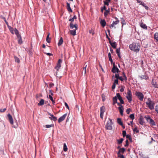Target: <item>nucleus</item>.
<instances>
[{
  "mask_svg": "<svg viewBox=\"0 0 158 158\" xmlns=\"http://www.w3.org/2000/svg\"><path fill=\"white\" fill-rule=\"evenodd\" d=\"M140 46L138 43H133L129 46V48L131 50L137 52L139 51Z\"/></svg>",
  "mask_w": 158,
  "mask_h": 158,
  "instance_id": "nucleus-1",
  "label": "nucleus"
},
{
  "mask_svg": "<svg viewBox=\"0 0 158 158\" xmlns=\"http://www.w3.org/2000/svg\"><path fill=\"white\" fill-rule=\"evenodd\" d=\"M146 103L151 110H152L154 108L155 103L153 101L151 100L150 98H148V101L146 102Z\"/></svg>",
  "mask_w": 158,
  "mask_h": 158,
  "instance_id": "nucleus-2",
  "label": "nucleus"
},
{
  "mask_svg": "<svg viewBox=\"0 0 158 158\" xmlns=\"http://www.w3.org/2000/svg\"><path fill=\"white\" fill-rule=\"evenodd\" d=\"M144 118L149 123L151 126H155L156 125V123L150 116H145Z\"/></svg>",
  "mask_w": 158,
  "mask_h": 158,
  "instance_id": "nucleus-3",
  "label": "nucleus"
},
{
  "mask_svg": "<svg viewBox=\"0 0 158 158\" xmlns=\"http://www.w3.org/2000/svg\"><path fill=\"white\" fill-rule=\"evenodd\" d=\"M113 122L112 120L109 118V120L107 121V123L106 125V128L107 130H112V125Z\"/></svg>",
  "mask_w": 158,
  "mask_h": 158,
  "instance_id": "nucleus-4",
  "label": "nucleus"
},
{
  "mask_svg": "<svg viewBox=\"0 0 158 158\" xmlns=\"http://www.w3.org/2000/svg\"><path fill=\"white\" fill-rule=\"evenodd\" d=\"M135 94L140 101L143 100L144 98V95L142 93L140 92H136Z\"/></svg>",
  "mask_w": 158,
  "mask_h": 158,
  "instance_id": "nucleus-5",
  "label": "nucleus"
},
{
  "mask_svg": "<svg viewBox=\"0 0 158 158\" xmlns=\"http://www.w3.org/2000/svg\"><path fill=\"white\" fill-rule=\"evenodd\" d=\"M126 97L128 100V102L130 103L132 100V94L130 90L129 89L128 90L127 92V95L126 96Z\"/></svg>",
  "mask_w": 158,
  "mask_h": 158,
  "instance_id": "nucleus-6",
  "label": "nucleus"
},
{
  "mask_svg": "<svg viewBox=\"0 0 158 158\" xmlns=\"http://www.w3.org/2000/svg\"><path fill=\"white\" fill-rule=\"evenodd\" d=\"M111 71L114 73L116 72L118 73L120 72L118 69L115 66V63L113 64V67L111 69Z\"/></svg>",
  "mask_w": 158,
  "mask_h": 158,
  "instance_id": "nucleus-7",
  "label": "nucleus"
},
{
  "mask_svg": "<svg viewBox=\"0 0 158 158\" xmlns=\"http://www.w3.org/2000/svg\"><path fill=\"white\" fill-rule=\"evenodd\" d=\"M67 113L65 114L59 118L58 120V122L59 123H60L64 119L67 115Z\"/></svg>",
  "mask_w": 158,
  "mask_h": 158,
  "instance_id": "nucleus-8",
  "label": "nucleus"
},
{
  "mask_svg": "<svg viewBox=\"0 0 158 158\" xmlns=\"http://www.w3.org/2000/svg\"><path fill=\"white\" fill-rule=\"evenodd\" d=\"M7 117L9 119L10 122L11 124H13V120L12 118V116L10 114H8L7 115Z\"/></svg>",
  "mask_w": 158,
  "mask_h": 158,
  "instance_id": "nucleus-9",
  "label": "nucleus"
},
{
  "mask_svg": "<svg viewBox=\"0 0 158 158\" xmlns=\"http://www.w3.org/2000/svg\"><path fill=\"white\" fill-rule=\"evenodd\" d=\"M70 28L73 29L75 27L76 30H77L78 29V26L77 24H73L72 23H71L70 24Z\"/></svg>",
  "mask_w": 158,
  "mask_h": 158,
  "instance_id": "nucleus-10",
  "label": "nucleus"
},
{
  "mask_svg": "<svg viewBox=\"0 0 158 158\" xmlns=\"http://www.w3.org/2000/svg\"><path fill=\"white\" fill-rule=\"evenodd\" d=\"M152 84L153 85L154 87L158 88V84L157 83L156 81H154L153 79H152Z\"/></svg>",
  "mask_w": 158,
  "mask_h": 158,
  "instance_id": "nucleus-11",
  "label": "nucleus"
},
{
  "mask_svg": "<svg viewBox=\"0 0 158 158\" xmlns=\"http://www.w3.org/2000/svg\"><path fill=\"white\" fill-rule=\"evenodd\" d=\"M119 20H117L115 21H113V23H112V24H111L110 27V28H111L112 27H114V25H116L117 24H118L119 23Z\"/></svg>",
  "mask_w": 158,
  "mask_h": 158,
  "instance_id": "nucleus-12",
  "label": "nucleus"
},
{
  "mask_svg": "<svg viewBox=\"0 0 158 158\" xmlns=\"http://www.w3.org/2000/svg\"><path fill=\"white\" fill-rule=\"evenodd\" d=\"M125 150H126V149L124 148H120L118 152L117 153L118 155H119L120 154V153H124V152H125Z\"/></svg>",
  "mask_w": 158,
  "mask_h": 158,
  "instance_id": "nucleus-13",
  "label": "nucleus"
},
{
  "mask_svg": "<svg viewBox=\"0 0 158 158\" xmlns=\"http://www.w3.org/2000/svg\"><path fill=\"white\" fill-rule=\"evenodd\" d=\"M118 109L119 110L120 113L121 115H123V108L122 106H121L118 107Z\"/></svg>",
  "mask_w": 158,
  "mask_h": 158,
  "instance_id": "nucleus-14",
  "label": "nucleus"
},
{
  "mask_svg": "<svg viewBox=\"0 0 158 158\" xmlns=\"http://www.w3.org/2000/svg\"><path fill=\"white\" fill-rule=\"evenodd\" d=\"M109 43L111 46L114 48H116V42H112L111 41H109Z\"/></svg>",
  "mask_w": 158,
  "mask_h": 158,
  "instance_id": "nucleus-15",
  "label": "nucleus"
},
{
  "mask_svg": "<svg viewBox=\"0 0 158 158\" xmlns=\"http://www.w3.org/2000/svg\"><path fill=\"white\" fill-rule=\"evenodd\" d=\"M140 26L143 28L147 30V26L146 24L143 23V22H141L140 24Z\"/></svg>",
  "mask_w": 158,
  "mask_h": 158,
  "instance_id": "nucleus-16",
  "label": "nucleus"
},
{
  "mask_svg": "<svg viewBox=\"0 0 158 158\" xmlns=\"http://www.w3.org/2000/svg\"><path fill=\"white\" fill-rule=\"evenodd\" d=\"M100 24L103 27H104L106 25V22L104 19L101 20L100 21Z\"/></svg>",
  "mask_w": 158,
  "mask_h": 158,
  "instance_id": "nucleus-17",
  "label": "nucleus"
},
{
  "mask_svg": "<svg viewBox=\"0 0 158 158\" xmlns=\"http://www.w3.org/2000/svg\"><path fill=\"white\" fill-rule=\"evenodd\" d=\"M154 40H156V42H158V32L155 33L154 35Z\"/></svg>",
  "mask_w": 158,
  "mask_h": 158,
  "instance_id": "nucleus-18",
  "label": "nucleus"
},
{
  "mask_svg": "<svg viewBox=\"0 0 158 158\" xmlns=\"http://www.w3.org/2000/svg\"><path fill=\"white\" fill-rule=\"evenodd\" d=\"M49 118L51 120H53L54 121H56L57 120V118L54 116L53 114L51 115V116L50 117H49Z\"/></svg>",
  "mask_w": 158,
  "mask_h": 158,
  "instance_id": "nucleus-19",
  "label": "nucleus"
},
{
  "mask_svg": "<svg viewBox=\"0 0 158 158\" xmlns=\"http://www.w3.org/2000/svg\"><path fill=\"white\" fill-rule=\"evenodd\" d=\"M61 67V64H58L57 63V64L56 66L55 67V68L56 69L57 71L56 73V75H57V73L58 72V70L59 69H60V67Z\"/></svg>",
  "mask_w": 158,
  "mask_h": 158,
  "instance_id": "nucleus-20",
  "label": "nucleus"
},
{
  "mask_svg": "<svg viewBox=\"0 0 158 158\" xmlns=\"http://www.w3.org/2000/svg\"><path fill=\"white\" fill-rule=\"evenodd\" d=\"M63 42V40L62 37H61L59 40V41L58 43V45L59 46H60L62 44Z\"/></svg>",
  "mask_w": 158,
  "mask_h": 158,
  "instance_id": "nucleus-21",
  "label": "nucleus"
},
{
  "mask_svg": "<svg viewBox=\"0 0 158 158\" xmlns=\"http://www.w3.org/2000/svg\"><path fill=\"white\" fill-rule=\"evenodd\" d=\"M100 113H103L105 112V107L104 106H102L100 108Z\"/></svg>",
  "mask_w": 158,
  "mask_h": 158,
  "instance_id": "nucleus-22",
  "label": "nucleus"
},
{
  "mask_svg": "<svg viewBox=\"0 0 158 158\" xmlns=\"http://www.w3.org/2000/svg\"><path fill=\"white\" fill-rule=\"evenodd\" d=\"M139 123L141 125H144V122L143 121V118H140L139 120Z\"/></svg>",
  "mask_w": 158,
  "mask_h": 158,
  "instance_id": "nucleus-23",
  "label": "nucleus"
},
{
  "mask_svg": "<svg viewBox=\"0 0 158 158\" xmlns=\"http://www.w3.org/2000/svg\"><path fill=\"white\" fill-rule=\"evenodd\" d=\"M76 30H73L70 31V34L73 35H76Z\"/></svg>",
  "mask_w": 158,
  "mask_h": 158,
  "instance_id": "nucleus-24",
  "label": "nucleus"
},
{
  "mask_svg": "<svg viewBox=\"0 0 158 158\" xmlns=\"http://www.w3.org/2000/svg\"><path fill=\"white\" fill-rule=\"evenodd\" d=\"M44 103V100L43 99H41L39 103H38V105L39 106H42Z\"/></svg>",
  "mask_w": 158,
  "mask_h": 158,
  "instance_id": "nucleus-25",
  "label": "nucleus"
},
{
  "mask_svg": "<svg viewBox=\"0 0 158 158\" xmlns=\"http://www.w3.org/2000/svg\"><path fill=\"white\" fill-rule=\"evenodd\" d=\"M117 122L118 123L121 125H123V122L122 121L121 119V118H117Z\"/></svg>",
  "mask_w": 158,
  "mask_h": 158,
  "instance_id": "nucleus-26",
  "label": "nucleus"
},
{
  "mask_svg": "<svg viewBox=\"0 0 158 158\" xmlns=\"http://www.w3.org/2000/svg\"><path fill=\"white\" fill-rule=\"evenodd\" d=\"M49 35L50 34L49 33L46 38V41L48 43H50L51 42V38H49Z\"/></svg>",
  "mask_w": 158,
  "mask_h": 158,
  "instance_id": "nucleus-27",
  "label": "nucleus"
},
{
  "mask_svg": "<svg viewBox=\"0 0 158 158\" xmlns=\"http://www.w3.org/2000/svg\"><path fill=\"white\" fill-rule=\"evenodd\" d=\"M113 103L114 105L117 103V99L116 96L113 98Z\"/></svg>",
  "mask_w": 158,
  "mask_h": 158,
  "instance_id": "nucleus-28",
  "label": "nucleus"
},
{
  "mask_svg": "<svg viewBox=\"0 0 158 158\" xmlns=\"http://www.w3.org/2000/svg\"><path fill=\"white\" fill-rule=\"evenodd\" d=\"M8 27L10 31V32L12 34H14V31L13 30V28L11 26H8Z\"/></svg>",
  "mask_w": 158,
  "mask_h": 158,
  "instance_id": "nucleus-29",
  "label": "nucleus"
},
{
  "mask_svg": "<svg viewBox=\"0 0 158 158\" xmlns=\"http://www.w3.org/2000/svg\"><path fill=\"white\" fill-rule=\"evenodd\" d=\"M123 140H124V139L122 138L120 139H119L117 140V141L118 143V144H121L122 143V142L123 141Z\"/></svg>",
  "mask_w": 158,
  "mask_h": 158,
  "instance_id": "nucleus-30",
  "label": "nucleus"
},
{
  "mask_svg": "<svg viewBox=\"0 0 158 158\" xmlns=\"http://www.w3.org/2000/svg\"><path fill=\"white\" fill-rule=\"evenodd\" d=\"M141 5H142L144 7H145V9L148 10L149 9V7L148 6H146V4L144 3H143L142 4H141Z\"/></svg>",
  "mask_w": 158,
  "mask_h": 158,
  "instance_id": "nucleus-31",
  "label": "nucleus"
},
{
  "mask_svg": "<svg viewBox=\"0 0 158 158\" xmlns=\"http://www.w3.org/2000/svg\"><path fill=\"white\" fill-rule=\"evenodd\" d=\"M140 78L141 79H145L147 80L148 79V77L145 75H143L140 77Z\"/></svg>",
  "mask_w": 158,
  "mask_h": 158,
  "instance_id": "nucleus-32",
  "label": "nucleus"
},
{
  "mask_svg": "<svg viewBox=\"0 0 158 158\" xmlns=\"http://www.w3.org/2000/svg\"><path fill=\"white\" fill-rule=\"evenodd\" d=\"M63 149L64 151L66 152L67 151L68 148L66 145L65 143H64V148Z\"/></svg>",
  "mask_w": 158,
  "mask_h": 158,
  "instance_id": "nucleus-33",
  "label": "nucleus"
},
{
  "mask_svg": "<svg viewBox=\"0 0 158 158\" xmlns=\"http://www.w3.org/2000/svg\"><path fill=\"white\" fill-rule=\"evenodd\" d=\"M14 59L15 62H17L18 63H19L20 62L19 59L18 57L15 56L14 57Z\"/></svg>",
  "mask_w": 158,
  "mask_h": 158,
  "instance_id": "nucleus-34",
  "label": "nucleus"
},
{
  "mask_svg": "<svg viewBox=\"0 0 158 158\" xmlns=\"http://www.w3.org/2000/svg\"><path fill=\"white\" fill-rule=\"evenodd\" d=\"M129 117L133 120L135 118L134 114H130Z\"/></svg>",
  "mask_w": 158,
  "mask_h": 158,
  "instance_id": "nucleus-35",
  "label": "nucleus"
},
{
  "mask_svg": "<svg viewBox=\"0 0 158 158\" xmlns=\"http://www.w3.org/2000/svg\"><path fill=\"white\" fill-rule=\"evenodd\" d=\"M54 124L46 125L45 127L47 128H49L52 127H53Z\"/></svg>",
  "mask_w": 158,
  "mask_h": 158,
  "instance_id": "nucleus-36",
  "label": "nucleus"
},
{
  "mask_svg": "<svg viewBox=\"0 0 158 158\" xmlns=\"http://www.w3.org/2000/svg\"><path fill=\"white\" fill-rule=\"evenodd\" d=\"M126 136V138L128 139H129V140H130V141L132 139L131 137V136L130 135H127Z\"/></svg>",
  "mask_w": 158,
  "mask_h": 158,
  "instance_id": "nucleus-37",
  "label": "nucleus"
},
{
  "mask_svg": "<svg viewBox=\"0 0 158 158\" xmlns=\"http://www.w3.org/2000/svg\"><path fill=\"white\" fill-rule=\"evenodd\" d=\"M18 39V43L20 44H22L23 43V41H22L21 37L20 38Z\"/></svg>",
  "mask_w": 158,
  "mask_h": 158,
  "instance_id": "nucleus-38",
  "label": "nucleus"
},
{
  "mask_svg": "<svg viewBox=\"0 0 158 158\" xmlns=\"http://www.w3.org/2000/svg\"><path fill=\"white\" fill-rule=\"evenodd\" d=\"M121 23L122 24L123 26L124 24H125V23H124L125 22V20H124L123 18H121Z\"/></svg>",
  "mask_w": 158,
  "mask_h": 158,
  "instance_id": "nucleus-39",
  "label": "nucleus"
},
{
  "mask_svg": "<svg viewBox=\"0 0 158 158\" xmlns=\"http://www.w3.org/2000/svg\"><path fill=\"white\" fill-rule=\"evenodd\" d=\"M120 101V103L122 104H123L124 103V102L123 100L122 97L118 99Z\"/></svg>",
  "mask_w": 158,
  "mask_h": 158,
  "instance_id": "nucleus-40",
  "label": "nucleus"
},
{
  "mask_svg": "<svg viewBox=\"0 0 158 158\" xmlns=\"http://www.w3.org/2000/svg\"><path fill=\"white\" fill-rule=\"evenodd\" d=\"M155 111L158 114V105L156 106L155 107Z\"/></svg>",
  "mask_w": 158,
  "mask_h": 158,
  "instance_id": "nucleus-41",
  "label": "nucleus"
},
{
  "mask_svg": "<svg viewBox=\"0 0 158 158\" xmlns=\"http://www.w3.org/2000/svg\"><path fill=\"white\" fill-rule=\"evenodd\" d=\"M109 13V11L107 10H106V11L104 13V15L105 16H106L108 15V14Z\"/></svg>",
  "mask_w": 158,
  "mask_h": 158,
  "instance_id": "nucleus-42",
  "label": "nucleus"
},
{
  "mask_svg": "<svg viewBox=\"0 0 158 158\" xmlns=\"http://www.w3.org/2000/svg\"><path fill=\"white\" fill-rule=\"evenodd\" d=\"M14 31L16 35L19 34L18 31L16 28L15 29Z\"/></svg>",
  "mask_w": 158,
  "mask_h": 158,
  "instance_id": "nucleus-43",
  "label": "nucleus"
},
{
  "mask_svg": "<svg viewBox=\"0 0 158 158\" xmlns=\"http://www.w3.org/2000/svg\"><path fill=\"white\" fill-rule=\"evenodd\" d=\"M123 77L124 78V80H125V81H127V77L126 76L125 73L124 72H123Z\"/></svg>",
  "mask_w": 158,
  "mask_h": 158,
  "instance_id": "nucleus-44",
  "label": "nucleus"
},
{
  "mask_svg": "<svg viewBox=\"0 0 158 158\" xmlns=\"http://www.w3.org/2000/svg\"><path fill=\"white\" fill-rule=\"evenodd\" d=\"M126 135V131H123V137H125Z\"/></svg>",
  "mask_w": 158,
  "mask_h": 158,
  "instance_id": "nucleus-45",
  "label": "nucleus"
},
{
  "mask_svg": "<svg viewBox=\"0 0 158 158\" xmlns=\"http://www.w3.org/2000/svg\"><path fill=\"white\" fill-rule=\"evenodd\" d=\"M131 111V110L130 108H128L126 110L127 113L128 114H129L130 111Z\"/></svg>",
  "mask_w": 158,
  "mask_h": 158,
  "instance_id": "nucleus-46",
  "label": "nucleus"
},
{
  "mask_svg": "<svg viewBox=\"0 0 158 158\" xmlns=\"http://www.w3.org/2000/svg\"><path fill=\"white\" fill-rule=\"evenodd\" d=\"M67 8V9L68 10V11H69V12H72L73 10L71 9L70 7H68Z\"/></svg>",
  "mask_w": 158,
  "mask_h": 158,
  "instance_id": "nucleus-47",
  "label": "nucleus"
},
{
  "mask_svg": "<svg viewBox=\"0 0 158 158\" xmlns=\"http://www.w3.org/2000/svg\"><path fill=\"white\" fill-rule=\"evenodd\" d=\"M133 131L134 132H135L136 133H138L139 132V130L137 129L136 127H135L133 129Z\"/></svg>",
  "mask_w": 158,
  "mask_h": 158,
  "instance_id": "nucleus-48",
  "label": "nucleus"
},
{
  "mask_svg": "<svg viewBox=\"0 0 158 158\" xmlns=\"http://www.w3.org/2000/svg\"><path fill=\"white\" fill-rule=\"evenodd\" d=\"M110 2L105 1L104 2V4L105 5L108 6L109 5V3Z\"/></svg>",
  "mask_w": 158,
  "mask_h": 158,
  "instance_id": "nucleus-49",
  "label": "nucleus"
},
{
  "mask_svg": "<svg viewBox=\"0 0 158 158\" xmlns=\"http://www.w3.org/2000/svg\"><path fill=\"white\" fill-rule=\"evenodd\" d=\"M154 141V142L156 141L155 140L153 139L152 138H151V140L148 143L149 144H151L152 143V141Z\"/></svg>",
  "mask_w": 158,
  "mask_h": 158,
  "instance_id": "nucleus-50",
  "label": "nucleus"
},
{
  "mask_svg": "<svg viewBox=\"0 0 158 158\" xmlns=\"http://www.w3.org/2000/svg\"><path fill=\"white\" fill-rule=\"evenodd\" d=\"M119 76L118 74H116L115 75V77L117 79H118L119 77Z\"/></svg>",
  "mask_w": 158,
  "mask_h": 158,
  "instance_id": "nucleus-51",
  "label": "nucleus"
},
{
  "mask_svg": "<svg viewBox=\"0 0 158 158\" xmlns=\"http://www.w3.org/2000/svg\"><path fill=\"white\" fill-rule=\"evenodd\" d=\"M114 84H118V79H115L114 80V82L113 83Z\"/></svg>",
  "mask_w": 158,
  "mask_h": 158,
  "instance_id": "nucleus-52",
  "label": "nucleus"
},
{
  "mask_svg": "<svg viewBox=\"0 0 158 158\" xmlns=\"http://www.w3.org/2000/svg\"><path fill=\"white\" fill-rule=\"evenodd\" d=\"M116 97H118V99L119 98H120L121 97L120 96V94L118 93L117 94H116Z\"/></svg>",
  "mask_w": 158,
  "mask_h": 158,
  "instance_id": "nucleus-53",
  "label": "nucleus"
},
{
  "mask_svg": "<svg viewBox=\"0 0 158 158\" xmlns=\"http://www.w3.org/2000/svg\"><path fill=\"white\" fill-rule=\"evenodd\" d=\"M116 52L117 54L120 53V48H117L116 49Z\"/></svg>",
  "mask_w": 158,
  "mask_h": 158,
  "instance_id": "nucleus-54",
  "label": "nucleus"
},
{
  "mask_svg": "<svg viewBox=\"0 0 158 158\" xmlns=\"http://www.w3.org/2000/svg\"><path fill=\"white\" fill-rule=\"evenodd\" d=\"M6 110V108H4L3 109H1L0 110V112H4Z\"/></svg>",
  "mask_w": 158,
  "mask_h": 158,
  "instance_id": "nucleus-55",
  "label": "nucleus"
},
{
  "mask_svg": "<svg viewBox=\"0 0 158 158\" xmlns=\"http://www.w3.org/2000/svg\"><path fill=\"white\" fill-rule=\"evenodd\" d=\"M118 157H119L120 158H125L124 156L123 155L121 154L118 155Z\"/></svg>",
  "mask_w": 158,
  "mask_h": 158,
  "instance_id": "nucleus-56",
  "label": "nucleus"
},
{
  "mask_svg": "<svg viewBox=\"0 0 158 158\" xmlns=\"http://www.w3.org/2000/svg\"><path fill=\"white\" fill-rule=\"evenodd\" d=\"M62 60H61L60 59H59L58 60V62L57 63V64H61L62 63Z\"/></svg>",
  "mask_w": 158,
  "mask_h": 158,
  "instance_id": "nucleus-57",
  "label": "nucleus"
},
{
  "mask_svg": "<svg viewBox=\"0 0 158 158\" xmlns=\"http://www.w3.org/2000/svg\"><path fill=\"white\" fill-rule=\"evenodd\" d=\"M64 105H65V106H66V107L67 108H68L69 110V107L68 104H67V103L66 102H65Z\"/></svg>",
  "mask_w": 158,
  "mask_h": 158,
  "instance_id": "nucleus-58",
  "label": "nucleus"
},
{
  "mask_svg": "<svg viewBox=\"0 0 158 158\" xmlns=\"http://www.w3.org/2000/svg\"><path fill=\"white\" fill-rule=\"evenodd\" d=\"M115 86H116V84H115L113 83V85L112 86V89H114L115 88Z\"/></svg>",
  "mask_w": 158,
  "mask_h": 158,
  "instance_id": "nucleus-59",
  "label": "nucleus"
},
{
  "mask_svg": "<svg viewBox=\"0 0 158 158\" xmlns=\"http://www.w3.org/2000/svg\"><path fill=\"white\" fill-rule=\"evenodd\" d=\"M49 93L50 94H51L50 95H51V96L53 95V93H52V90H51V89L49 90Z\"/></svg>",
  "mask_w": 158,
  "mask_h": 158,
  "instance_id": "nucleus-60",
  "label": "nucleus"
},
{
  "mask_svg": "<svg viewBox=\"0 0 158 158\" xmlns=\"http://www.w3.org/2000/svg\"><path fill=\"white\" fill-rule=\"evenodd\" d=\"M87 65H86L85 67H84L83 68V70H84L85 74L86 73V68Z\"/></svg>",
  "mask_w": 158,
  "mask_h": 158,
  "instance_id": "nucleus-61",
  "label": "nucleus"
},
{
  "mask_svg": "<svg viewBox=\"0 0 158 158\" xmlns=\"http://www.w3.org/2000/svg\"><path fill=\"white\" fill-rule=\"evenodd\" d=\"M3 19H4V21L5 22V23H6V24H7V26H8V23L6 21V19L4 17V18H3Z\"/></svg>",
  "mask_w": 158,
  "mask_h": 158,
  "instance_id": "nucleus-62",
  "label": "nucleus"
},
{
  "mask_svg": "<svg viewBox=\"0 0 158 158\" xmlns=\"http://www.w3.org/2000/svg\"><path fill=\"white\" fill-rule=\"evenodd\" d=\"M142 158H150L149 157H148V156H145L144 155H143V154H142Z\"/></svg>",
  "mask_w": 158,
  "mask_h": 158,
  "instance_id": "nucleus-63",
  "label": "nucleus"
},
{
  "mask_svg": "<svg viewBox=\"0 0 158 158\" xmlns=\"http://www.w3.org/2000/svg\"><path fill=\"white\" fill-rule=\"evenodd\" d=\"M16 35L18 39L20 38L21 37V35L19 34Z\"/></svg>",
  "mask_w": 158,
  "mask_h": 158,
  "instance_id": "nucleus-64",
  "label": "nucleus"
}]
</instances>
